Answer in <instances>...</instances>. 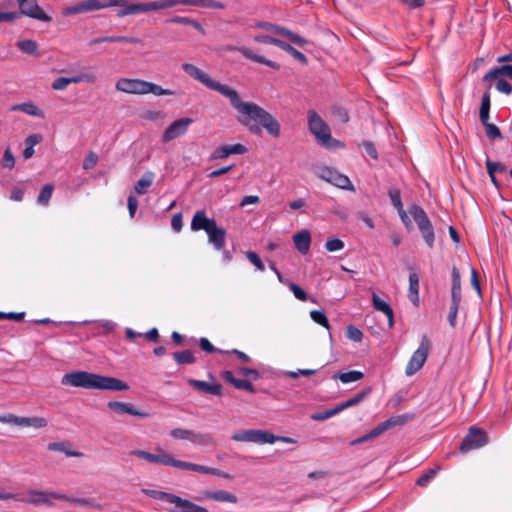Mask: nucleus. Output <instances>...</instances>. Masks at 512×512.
<instances>
[{
	"label": "nucleus",
	"mask_w": 512,
	"mask_h": 512,
	"mask_svg": "<svg viewBox=\"0 0 512 512\" xmlns=\"http://www.w3.org/2000/svg\"><path fill=\"white\" fill-rule=\"evenodd\" d=\"M370 392H371L370 388H367V389L357 393L354 397L350 398L349 400L338 404L337 406L340 409V412H342L343 410L348 409L350 407L358 405L370 394Z\"/></svg>",
	"instance_id": "34"
},
{
	"label": "nucleus",
	"mask_w": 512,
	"mask_h": 512,
	"mask_svg": "<svg viewBox=\"0 0 512 512\" xmlns=\"http://www.w3.org/2000/svg\"><path fill=\"white\" fill-rule=\"evenodd\" d=\"M53 190L54 186L52 184L44 185V187L41 189L38 195L37 203L41 206H47L49 204Z\"/></svg>",
	"instance_id": "41"
},
{
	"label": "nucleus",
	"mask_w": 512,
	"mask_h": 512,
	"mask_svg": "<svg viewBox=\"0 0 512 512\" xmlns=\"http://www.w3.org/2000/svg\"><path fill=\"white\" fill-rule=\"evenodd\" d=\"M62 496L53 494V493H47V492H39V491H31L29 493V497L27 498L26 502L33 505H51L52 499H61Z\"/></svg>",
	"instance_id": "18"
},
{
	"label": "nucleus",
	"mask_w": 512,
	"mask_h": 512,
	"mask_svg": "<svg viewBox=\"0 0 512 512\" xmlns=\"http://www.w3.org/2000/svg\"><path fill=\"white\" fill-rule=\"evenodd\" d=\"M295 247L301 254H306L310 249L311 235L308 230H302L293 236Z\"/></svg>",
	"instance_id": "23"
},
{
	"label": "nucleus",
	"mask_w": 512,
	"mask_h": 512,
	"mask_svg": "<svg viewBox=\"0 0 512 512\" xmlns=\"http://www.w3.org/2000/svg\"><path fill=\"white\" fill-rule=\"evenodd\" d=\"M308 122L311 133L315 136L321 146L326 148L342 146L340 141L331 137L329 126L315 111H309Z\"/></svg>",
	"instance_id": "7"
},
{
	"label": "nucleus",
	"mask_w": 512,
	"mask_h": 512,
	"mask_svg": "<svg viewBox=\"0 0 512 512\" xmlns=\"http://www.w3.org/2000/svg\"><path fill=\"white\" fill-rule=\"evenodd\" d=\"M483 125L485 126L487 136L491 140L502 139V134L496 125L489 123V121H487L486 124Z\"/></svg>",
	"instance_id": "50"
},
{
	"label": "nucleus",
	"mask_w": 512,
	"mask_h": 512,
	"mask_svg": "<svg viewBox=\"0 0 512 512\" xmlns=\"http://www.w3.org/2000/svg\"><path fill=\"white\" fill-rule=\"evenodd\" d=\"M486 168L490 178H493V174H496L497 172L502 173L506 171V166L504 164L500 162H493L488 158L486 160Z\"/></svg>",
	"instance_id": "44"
},
{
	"label": "nucleus",
	"mask_w": 512,
	"mask_h": 512,
	"mask_svg": "<svg viewBox=\"0 0 512 512\" xmlns=\"http://www.w3.org/2000/svg\"><path fill=\"white\" fill-rule=\"evenodd\" d=\"M439 470V466L434 469L428 470L426 473H424L417 479L416 484L422 487L426 486L436 476Z\"/></svg>",
	"instance_id": "45"
},
{
	"label": "nucleus",
	"mask_w": 512,
	"mask_h": 512,
	"mask_svg": "<svg viewBox=\"0 0 512 512\" xmlns=\"http://www.w3.org/2000/svg\"><path fill=\"white\" fill-rule=\"evenodd\" d=\"M155 450V453H151L145 450L136 449L132 450L130 454L149 463L169 466L180 470L187 469V461L176 459L173 455L166 452L161 447H157Z\"/></svg>",
	"instance_id": "6"
},
{
	"label": "nucleus",
	"mask_w": 512,
	"mask_h": 512,
	"mask_svg": "<svg viewBox=\"0 0 512 512\" xmlns=\"http://www.w3.org/2000/svg\"><path fill=\"white\" fill-rule=\"evenodd\" d=\"M231 50H237L245 58L250 59V60H252L254 62L260 63V64H264V65H266L268 67H271L273 69H279L280 68V66L276 62L268 60L264 56H261V55H258L256 53H254L249 48H246V47H233V48H231Z\"/></svg>",
	"instance_id": "17"
},
{
	"label": "nucleus",
	"mask_w": 512,
	"mask_h": 512,
	"mask_svg": "<svg viewBox=\"0 0 512 512\" xmlns=\"http://www.w3.org/2000/svg\"><path fill=\"white\" fill-rule=\"evenodd\" d=\"M1 164L4 168H13L15 165V158L10 150V148H7L4 152L3 158L1 160Z\"/></svg>",
	"instance_id": "52"
},
{
	"label": "nucleus",
	"mask_w": 512,
	"mask_h": 512,
	"mask_svg": "<svg viewBox=\"0 0 512 512\" xmlns=\"http://www.w3.org/2000/svg\"><path fill=\"white\" fill-rule=\"evenodd\" d=\"M17 48L28 55L39 56L38 44L31 39H25L16 43Z\"/></svg>",
	"instance_id": "36"
},
{
	"label": "nucleus",
	"mask_w": 512,
	"mask_h": 512,
	"mask_svg": "<svg viewBox=\"0 0 512 512\" xmlns=\"http://www.w3.org/2000/svg\"><path fill=\"white\" fill-rule=\"evenodd\" d=\"M173 357L178 364H191L195 362V357L190 350L175 352Z\"/></svg>",
	"instance_id": "42"
},
{
	"label": "nucleus",
	"mask_w": 512,
	"mask_h": 512,
	"mask_svg": "<svg viewBox=\"0 0 512 512\" xmlns=\"http://www.w3.org/2000/svg\"><path fill=\"white\" fill-rule=\"evenodd\" d=\"M325 248L329 252L339 251L344 248V242L339 238H329L325 243Z\"/></svg>",
	"instance_id": "49"
},
{
	"label": "nucleus",
	"mask_w": 512,
	"mask_h": 512,
	"mask_svg": "<svg viewBox=\"0 0 512 512\" xmlns=\"http://www.w3.org/2000/svg\"><path fill=\"white\" fill-rule=\"evenodd\" d=\"M20 14L40 21H49L50 17L38 6L36 0H17Z\"/></svg>",
	"instance_id": "14"
},
{
	"label": "nucleus",
	"mask_w": 512,
	"mask_h": 512,
	"mask_svg": "<svg viewBox=\"0 0 512 512\" xmlns=\"http://www.w3.org/2000/svg\"><path fill=\"white\" fill-rule=\"evenodd\" d=\"M239 372L244 375L251 377L253 380H257L259 378V372L256 369L242 367L239 369Z\"/></svg>",
	"instance_id": "64"
},
{
	"label": "nucleus",
	"mask_w": 512,
	"mask_h": 512,
	"mask_svg": "<svg viewBox=\"0 0 512 512\" xmlns=\"http://www.w3.org/2000/svg\"><path fill=\"white\" fill-rule=\"evenodd\" d=\"M247 152V148L240 143L233 144V145H223L220 147H217L212 155V159H225L229 157L230 155H241Z\"/></svg>",
	"instance_id": "15"
},
{
	"label": "nucleus",
	"mask_w": 512,
	"mask_h": 512,
	"mask_svg": "<svg viewBox=\"0 0 512 512\" xmlns=\"http://www.w3.org/2000/svg\"><path fill=\"white\" fill-rule=\"evenodd\" d=\"M98 161V155L94 152H90L83 162V169L89 170L93 168Z\"/></svg>",
	"instance_id": "56"
},
{
	"label": "nucleus",
	"mask_w": 512,
	"mask_h": 512,
	"mask_svg": "<svg viewBox=\"0 0 512 512\" xmlns=\"http://www.w3.org/2000/svg\"><path fill=\"white\" fill-rule=\"evenodd\" d=\"M333 171L334 169L329 166H319L315 168L314 173L320 179L328 182L331 181V174L333 173Z\"/></svg>",
	"instance_id": "48"
},
{
	"label": "nucleus",
	"mask_w": 512,
	"mask_h": 512,
	"mask_svg": "<svg viewBox=\"0 0 512 512\" xmlns=\"http://www.w3.org/2000/svg\"><path fill=\"white\" fill-rule=\"evenodd\" d=\"M128 210H129V214L131 217L134 216L136 210H137V207H138V200L135 196L133 195H130L128 197Z\"/></svg>",
	"instance_id": "62"
},
{
	"label": "nucleus",
	"mask_w": 512,
	"mask_h": 512,
	"mask_svg": "<svg viewBox=\"0 0 512 512\" xmlns=\"http://www.w3.org/2000/svg\"><path fill=\"white\" fill-rule=\"evenodd\" d=\"M254 40L256 42H259V43L273 44L275 46H277V43L280 42V39H277V38H274V37H271V36H268V35L255 36Z\"/></svg>",
	"instance_id": "59"
},
{
	"label": "nucleus",
	"mask_w": 512,
	"mask_h": 512,
	"mask_svg": "<svg viewBox=\"0 0 512 512\" xmlns=\"http://www.w3.org/2000/svg\"><path fill=\"white\" fill-rule=\"evenodd\" d=\"M182 5H191L209 9H223L225 5L217 0H184Z\"/></svg>",
	"instance_id": "35"
},
{
	"label": "nucleus",
	"mask_w": 512,
	"mask_h": 512,
	"mask_svg": "<svg viewBox=\"0 0 512 512\" xmlns=\"http://www.w3.org/2000/svg\"><path fill=\"white\" fill-rule=\"evenodd\" d=\"M186 470L194 471V472H198V473H202V474L215 475V476L222 477L225 479H231V475L224 471H221L217 468H212V467H208V466H204V465H200V464H196V463H192V462H188Z\"/></svg>",
	"instance_id": "21"
},
{
	"label": "nucleus",
	"mask_w": 512,
	"mask_h": 512,
	"mask_svg": "<svg viewBox=\"0 0 512 512\" xmlns=\"http://www.w3.org/2000/svg\"><path fill=\"white\" fill-rule=\"evenodd\" d=\"M223 378L226 382L230 383L237 389L246 390L249 392H254L255 388L251 382L245 379H237L234 377L233 372L231 371H225L223 373Z\"/></svg>",
	"instance_id": "26"
},
{
	"label": "nucleus",
	"mask_w": 512,
	"mask_h": 512,
	"mask_svg": "<svg viewBox=\"0 0 512 512\" xmlns=\"http://www.w3.org/2000/svg\"><path fill=\"white\" fill-rule=\"evenodd\" d=\"M115 88L117 91L135 95H146L151 93L156 96H162L175 94L172 90L164 89L158 84L138 78H120L116 82Z\"/></svg>",
	"instance_id": "4"
},
{
	"label": "nucleus",
	"mask_w": 512,
	"mask_h": 512,
	"mask_svg": "<svg viewBox=\"0 0 512 512\" xmlns=\"http://www.w3.org/2000/svg\"><path fill=\"white\" fill-rule=\"evenodd\" d=\"M346 336L352 341L360 342L363 338V333L357 327L349 325L346 329Z\"/></svg>",
	"instance_id": "51"
},
{
	"label": "nucleus",
	"mask_w": 512,
	"mask_h": 512,
	"mask_svg": "<svg viewBox=\"0 0 512 512\" xmlns=\"http://www.w3.org/2000/svg\"><path fill=\"white\" fill-rule=\"evenodd\" d=\"M496 89L501 93L509 95L512 92V85L504 79H499L496 83Z\"/></svg>",
	"instance_id": "58"
},
{
	"label": "nucleus",
	"mask_w": 512,
	"mask_h": 512,
	"mask_svg": "<svg viewBox=\"0 0 512 512\" xmlns=\"http://www.w3.org/2000/svg\"><path fill=\"white\" fill-rule=\"evenodd\" d=\"M12 111H21L28 115L44 117V114L32 102L16 104L11 107Z\"/></svg>",
	"instance_id": "38"
},
{
	"label": "nucleus",
	"mask_w": 512,
	"mask_h": 512,
	"mask_svg": "<svg viewBox=\"0 0 512 512\" xmlns=\"http://www.w3.org/2000/svg\"><path fill=\"white\" fill-rule=\"evenodd\" d=\"M452 278V287H451V301L452 302H461V276L460 272L457 268L452 269L451 273Z\"/></svg>",
	"instance_id": "28"
},
{
	"label": "nucleus",
	"mask_w": 512,
	"mask_h": 512,
	"mask_svg": "<svg viewBox=\"0 0 512 512\" xmlns=\"http://www.w3.org/2000/svg\"><path fill=\"white\" fill-rule=\"evenodd\" d=\"M246 257L247 259L253 264L256 266V268L260 271H264L265 269V266L262 262V260L260 259V257L253 251H248L246 253Z\"/></svg>",
	"instance_id": "53"
},
{
	"label": "nucleus",
	"mask_w": 512,
	"mask_h": 512,
	"mask_svg": "<svg viewBox=\"0 0 512 512\" xmlns=\"http://www.w3.org/2000/svg\"><path fill=\"white\" fill-rule=\"evenodd\" d=\"M108 407L117 414H129L138 417L148 416V413L135 409L130 403L110 401L108 402Z\"/></svg>",
	"instance_id": "16"
},
{
	"label": "nucleus",
	"mask_w": 512,
	"mask_h": 512,
	"mask_svg": "<svg viewBox=\"0 0 512 512\" xmlns=\"http://www.w3.org/2000/svg\"><path fill=\"white\" fill-rule=\"evenodd\" d=\"M499 76H507L512 79V65L508 64L491 69L484 75L483 81H491L498 78Z\"/></svg>",
	"instance_id": "33"
},
{
	"label": "nucleus",
	"mask_w": 512,
	"mask_h": 512,
	"mask_svg": "<svg viewBox=\"0 0 512 512\" xmlns=\"http://www.w3.org/2000/svg\"><path fill=\"white\" fill-rule=\"evenodd\" d=\"M277 47L288 52L290 55H292L296 60L300 61L301 63H304V64L307 63V57L302 52L295 49L289 43L280 40V42L277 43Z\"/></svg>",
	"instance_id": "40"
},
{
	"label": "nucleus",
	"mask_w": 512,
	"mask_h": 512,
	"mask_svg": "<svg viewBox=\"0 0 512 512\" xmlns=\"http://www.w3.org/2000/svg\"><path fill=\"white\" fill-rule=\"evenodd\" d=\"M488 443L486 432L480 428H471L464 437L460 445V451L463 453L483 447Z\"/></svg>",
	"instance_id": "12"
},
{
	"label": "nucleus",
	"mask_w": 512,
	"mask_h": 512,
	"mask_svg": "<svg viewBox=\"0 0 512 512\" xmlns=\"http://www.w3.org/2000/svg\"><path fill=\"white\" fill-rule=\"evenodd\" d=\"M182 69L194 80L208 89L219 92L230 100L232 107L238 112L237 120L254 135H262L265 129L269 135L278 138L281 126L277 119L268 111L254 102H243L238 92L225 84L212 79L208 73L191 63H183Z\"/></svg>",
	"instance_id": "1"
},
{
	"label": "nucleus",
	"mask_w": 512,
	"mask_h": 512,
	"mask_svg": "<svg viewBox=\"0 0 512 512\" xmlns=\"http://www.w3.org/2000/svg\"><path fill=\"white\" fill-rule=\"evenodd\" d=\"M199 344L201 349L204 350L205 352L213 353L218 351V349H216L207 338H201Z\"/></svg>",
	"instance_id": "61"
},
{
	"label": "nucleus",
	"mask_w": 512,
	"mask_h": 512,
	"mask_svg": "<svg viewBox=\"0 0 512 512\" xmlns=\"http://www.w3.org/2000/svg\"><path fill=\"white\" fill-rule=\"evenodd\" d=\"M142 492L156 500H161L173 504L174 507L168 509L170 512H208L205 507L199 506L172 493L152 489H142Z\"/></svg>",
	"instance_id": "5"
},
{
	"label": "nucleus",
	"mask_w": 512,
	"mask_h": 512,
	"mask_svg": "<svg viewBox=\"0 0 512 512\" xmlns=\"http://www.w3.org/2000/svg\"><path fill=\"white\" fill-rule=\"evenodd\" d=\"M408 298L415 306L419 305V275L416 272L409 275Z\"/></svg>",
	"instance_id": "29"
},
{
	"label": "nucleus",
	"mask_w": 512,
	"mask_h": 512,
	"mask_svg": "<svg viewBox=\"0 0 512 512\" xmlns=\"http://www.w3.org/2000/svg\"><path fill=\"white\" fill-rule=\"evenodd\" d=\"M490 93L489 91H486L481 100V106L479 111V117L482 122V124H486L487 121H489V112H490Z\"/></svg>",
	"instance_id": "39"
},
{
	"label": "nucleus",
	"mask_w": 512,
	"mask_h": 512,
	"mask_svg": "<svg viewBox=\"0 0 512 512\" xmlns=\"http://www.w3.org/2000/svg\"><path fill=\"white\" fill-rule=\"evenodd\" d=\"M174 439L187 440L194 445L207 446L213 442V437L208 433H201L184 428H174L170 431Z\"/></svg>",
	"instance_id": "11"
},
{
	"label": "nucleus",
	"mask_w": 512,
	"mask_h": 512,
	"mask_svg": "<svg viewBox=\"0 0 512 512\" xmlns=\"http://www.w3.org/2000/svg\"><path fill=\"white\" fill-rule=\"evenodd\" d=\"M96 79H97V76L95 75V73H93L89 70H84V71L79 72L77 75L66 76V86L69 85L70 83H80V82L94 83L96 81Z\"/></svg>",
	"instance_id": "32"
},
{
	"label": "nucleus",
	"mask_w": 512,
	"mask_h": 512,
	"mask_svg": "<svg viewBox=\"0 0 512 512\" xmlns=\"http://www.w3.org/2000/svg\"><path fill=\"white\" fill-rule=\"evenodd\" d=\"M192 122L191 118H180L173 121L163 132L162 141L166 143L184 135Z\"/></svg>",
	"instance_id": "13"
},
{
	"label": "nucleus",
	"mask_w": 512,
	"mask_h": 512,
	"mask_svg": "<svg viewBox=\"0 0 512 512\" xmlns=\"http://www.w3.org/2000/svg\"><path fill=\"white\" fill-rule=\"evenodd\" d=\"M310 317L317 324H319L327 329L329 328V322H328V319H327L326 315L324 314V312L319 311V310H312L310 312Z\"/></svg>",
	"instance_id": "46"
},
{
	"label": "nucleus",
	"mask_w": 512,
	"mask_h": 512,
	"mask_svg": "<svg viewBox=\"0 0 512 512\" xmlns=\"http://www.w3.org/2000/svg\"><path fill=\"white\" fill-rule=\"evenodd\" d=\"M339 413L340 409L338 406H335L334 408L312 414L311 419L315 421H324Z\"/></svg>",
	"instance_id": "43"
},
{
	"label": "nucleus",
	"mask_w": 512,
	"mask_h": 512,
	"mask_svg": "<svg viewBox=\"0 0 512 512\" xmlns=\"http://www.w3.org/2000/svg\"><path fill=\"white\" fill-rule=\"evenodd\" d=\"M364 374L361 371L351 370L343 373H336L333 375L334 379H339L342 383L347 384L359 381L363 378Z\"/></svg>",
	"instance_id": "37"
},
{
	"label": "nucleus",
	"mask_w": 512,
	"mask_h": 512,
	"mask_svg": "<svg viewBox=\"0 0 512 512\" xmlns=\"http://www.w3.org/2000/svg\"><path fill=\"white\" fill-rule=\"evenodd\" d=\"M363 147L365 149V152L373 159H377L378 158V153H377V150L374 146V144L370 141H364L363 142Z\"/></svg>",
	"instance_id": "60"
},
{
	"label": "nucleus",
	"mask_w": 512,
	"mask_h": 512,
	"mask_svg": "<svg viewBox=\"0 0 512 512\" xmlns=\"http://www.w3.org/2000/svg\"><path fill=\"white\" fill-rule=\"evenodd\" d=\"M459 305H460V302H452L451 301L450 311H449V315H448V321L452 327H454L456 324V317L458 314Z\"/></svg>",
	"instance_id": "55"
},
{
	"label": "nucleus",
	"mask_w": 512,
	"mask_h": 512,
	"mask_svg": "<svg viewBox=\"0 0 512 512\" xmlns=\"http://www.w3.org/2000/svg\"><path fill=\"white\" fill-rule=\"evenodd\" d=\"M372 305L374 309L382 312L387 316L388 325L392 327L393 325V310L391 306L385 301L381 300L375 293L372 294Z\"/></svg>",
	"instance_id": "27"
},
{
	"label": "nucleus",
	"mask_w": 512,
	"mask_h": 512,
	"mask_svg": "<svg viewBox=\"0 0 512 512\" xmlns=\"http://www.w3.org/2000/svg\"><path fill=\"white\" fill-rule=\"evenodd\" d=\"M328 183L343 190L355 191V187L350 181L349 177L336 171L335 169L331 174V181H328Z\"/></svg>",
	"instance_id": "24"
},
{
	"label": "nucleus",
	"mask_w": 512,
	"mask_h": 512,
	"mask_svg": "<svg viewBox=\"0 0 512 512\" xmlns=\"http://www.w3.org/2000/svg\"><path fill=\"white\" fill-rule=\"evenodd\" d=\"M410 419H412V415H410V414L392 416L389 419L385 420L384 422L380 423L378 425V427H379V429H381V433H384L385 431L389 430L390 428H393L396 426H403Z\"/></svg>",
	"instance_id": "25"
},
{
	"label": "nucleus",
	"mask_w": 512,
	"mask_h": 512,
	"mask_svg": "<svg viewBox=\"0 0 512 512\" xmlns=\"http://www.w3.org/2000/svg\"><path fill=\"white\" fill-rule=\"evenodd\" d=\"M188 383L194 389L201 391V392L209 393L212 395H221L222 394V385L221 384H210L208 382H205L202 380H196V379H189Z\"/></svg>",
	"instance_id": "20"
},
{
	"label": "nucleus",
	"mask_w": 512,
	"mask_h": 512,
	"mask_svg": "<svg viewBox=\"0 0 512 512\" xmlns=\"http://www.w3.org/2000/svg\"><path fill=\"white\" fill-rule=\"evenodd\" d=\"M409 213L417 223L425 243L429 248H432L434 246L435 234L433 225L428 218L427 213L422 207L415 204L409 207Z\"/></svg>",
	"instance_id": "8"
},
{
	"label": "nucleus",
	"mask_w": 512,
	"mask_h": 512,
	"mask_svg": "<svg viewBox=\"0 0 512 512\" xmlns=\"http://www.w3.org/2000/svg\"><path fill=\"white\" fill-rule=\"evenodd\" d=\"M171 226L176 232H180L182 229V215L180 213L175 214L171 220Z\"/></svg>",
	"instance_id": "63"
},
{
	"label": "nucleus",
	"mask_w": 512,
	"mask_h": 512,
	"mask_svg": "<svg viewBox=\"0 0 512 512\" xmlns=\"http://www.w3.org/2000/svg\"><path fill=\"white\" fill-rule=\"evenodd\" d=\"M289 288L290 290L293 292L294 296L301 300V301H306L307 300V294L306 292L298 285L294 284V283H290L289 284Z\"/></svg>",
	"instance_id": "57"
},
{
	"label": "nucleus",
	"mask_w": 512,
	"mask_h": 512,
	"mask_svg": "<svg viewBox=\"0 0 512 512\" xmlns=\"http://www.w3.org/2000/svg\"><path fill=\"white\" fill-rule=\"evenodd\" d=\"M389 198L392 202V205L398 210L403 209V204L401 200L400 190L397 188H392L388 191Z\"/></svg>",
	"instance_id": "47"
},
{
	"label": "nucleus",
	"mask_w": 512,
	"mask_h": 512,
	"mask_svg": "<svg viewBox=\"0 0 512 512\" xmlns=\"http://www.w3.org/2000/svg\"><path fill=\"white\" fill-rule=\"evenodd\" d=\"M232 439L239 442H252L257 444H273L274 434L266 430L248 429L238 431L232 435Z\"/></svg>",
	"instance_id": "10"
},
{
	"label": "nucleus",
	"mask_w": 512,
	"mask_h": 512,
	"mask_svg": "<svg viewBox=\"0 0 512 512\" xmlns=\"http://www.w3.org/2000/svg\"><path fill=\"white\" fill-rule=\"evenodd\" d=\"M202 498L213 500L215 502H227L233 504L237 503L238 501L236 495L225 490L205 491L202 494Z\"/></svg>",
	"instance_id": "19"
},
{
	"label": "nucleus",
	"mask_w": 512,
	"mask_h": 512,
	"mask_svg": "<svg viewBox=\"0 0 512 512\" xmlns=\"http://www.w3.org/2000/svg\"><path fill=\"white\" fill-rule=\"evenodd\" d=\"M269 27L273 33L287 37L293 44H296L300 47H303L307 44L306 39L288 30L287 28L278 25H269Z\"/></svg>",
	"instance_id": "22"
},
{
	"label": "nucleus",
	"mask_w": 512,
	"mask_h": 512,
	"mask_svg": "<svg viewBox=\"0 0 512 512\" xmlns=\"http://www.w3.org/2000/svg\"><path fill=\"white\" fill-rule=\"evenodd\" d=\"M155 175L151 171L145 172L142 177L136 182L134 190L137 194H145L148 188L152 185Z\"/></svg>",
	"instance_id": "31"
},
{
	"label": "nucleus",
	"mask_w": 512,
	"mask_h": 512,
	"mask_svg": "<svg viewBox=\"0 0 512 512\" xmlns=\"http://www.w3.org/2000/svg\"><path fill=\"white\" fill-rule=\"evenodd\" d=\"M66 383L85 389L126 391L129 386L124 381L111 376H103L86 371L66 373Z\"/></svg>",
	"instance_id": "2"
},
{
	"label": "nucleus",
	"mask_w": 512,
	"mask_h": 512,
	"mask_svg": "<svg viewBox=\"0 0 512 512\" xmlns=\"http://www.w3.org/2000/svg\"><path fill=\"white\" fill-rule=\"evenodd\" d=\"M429 353V341L426 336H423L417 350L412 354L406 369L405 374L412 376L418 372L425 364Z\"/></svg>",
	"instance_id": "9"
},
{
	"label": "nucleus",
	"mask_w": 512,
	"mask_h": 512,
	"mask_svg": "<svg viewBox=\"0 0 512 512\" xmlns=\"http://www.w3.org/2000/svg\"><path fill=\"white\" fill-rule=\"evenodd\" d=\"M25 317L24 312H0V320L6 319V320H12V321H22Z\"/></svg>",
	"instance_id": "54"
},
{
	"label": "nucleus",
	"mask_w": 512,
	"mask_h": 512,
	"mask_svg": "<svg viewBox=\"0 0 512 512\" xmlns=\"http://www.w3.org/2000/svg\"><path fill=\"white\" fill-rule=\"evenodd\" d=\"M191 229L193 231L204 230L208 235L209 242L216 250H221L225 246V230L217 226L215 219L208 218L204 210H198L194 214Z\"/></svg>",
	"instance_id": "3"
},
{
	"label": "nucleus",
	"mask_w": 512,
	"mask_h": 512,
	"mask_svg": "<svg viewBox=\"0 0 512 512\" xmlns=\"http://www.w3.org/2000/svg\"><path fill=\"white\" fill-rule=\"evenodd\" d=\"M14 425L25 426V427H36L42 428L47 425V421L41 417H19L14 415Z\"/></svg>",
	"instance_id": "30"
}]
</instances>
